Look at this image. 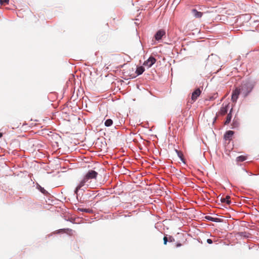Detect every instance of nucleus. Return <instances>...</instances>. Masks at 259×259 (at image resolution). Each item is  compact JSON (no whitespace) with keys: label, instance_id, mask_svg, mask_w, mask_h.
Here are the masks:
<instances>
[{"label":"nucleus","instance_id":"nucleus-1","mask_svg":"<svg viewBox=\"0 0 259 259\" xmlns=\"http://www.w3.org/2000/svg\"><path fill=\"white\" fill-rule=\"evenodd\" d=\"M255 84V82L252 80H247L243 81L241 85L233 91L232 101L236 102L239 95L243 98H246L252 92Z\"/></svg>","mask_w":259,"mask_h":259},{"label":"nucleus","instance_id":"nucleus-2","mask_svg":"<svg viewBox=\"0 0 259 259\" xmlns=\"http://www.w3.org/2000/svg\"><path fill=\"white\" fill-rule=\"evenodd\" d=\"M98 172L93 170H90L81 180L74 190V193L78 195V192L79 190L84 191L85 189L90 187H92L91 183L92 180L96 179Z\"/></svg>","mask_w":259,"mask_h":259},{"label":"nucleus","instance_id":"nucleus-3","mask_svg":"<svg viewBox=\"0 0 259 259\" xmlns=\"http://www.w3.org/2000/svg\"><path fill=\"white\" fill-rule=\"evenodd\" d=\"M165 31L163 29L158 30L154 35V38L157 41H159L163 36H165Z\"/></svg>","mask_w":259,"mask_h":259},{"label":"nucleus","instance_id":"nucleus-4","mask_svg":"<svg viewBox=\"0 0 259 259\" xmlns=\"http://www.w3.org/2000/svg\"><path fill=\"white\" fill-rule=\"evenodd\" d=\"M156 61V59L152 56H151L143 64L144 66L148 68L151 67Z\"/></svg>","mask_w":259,"mask_h":259},{"label":"nucleus","instance_id":"nucleus-5","mask_svg":"<svg viewBox=\"0 0 259 259\" xmlns=\"http://www.w3.org/2000/svg\"><path fill=\"white\" fill-rule=\"evenodd\" d=\"M201 91L199 88L196 89L192 94L191 99L193 101H196L197 98L200 95Z\"/></svg>","mask_w":259,"mask_h":259},{"label":"nucleus","instance_id":"nucleus-6","mask_svg":"<svg viewBox=\"0 0 259 259\" xmlns=\"http://www.w3.org/2000/svg\"><path fill=\"white\" fill-rule=\"evenodd\" d=\"M234 132L232 131H228L224 135V138L226 140L230 141L234 135Z\"/></svg>","mask_w":259,"mask_h":259},{"label":"nucleus","instance_id":"nucleus-7","mask_svg":"<svg viewBox=\"0 0 259 259\" xmlns=\"http://www.w3.org/2000/svg\"><path fill=\"white\" fill-rule=\"evenodd\" d=\"M229 108V104L226 105L225 106L223 105L221 107L220 113L221 115H224L227 113L228 109Z\"/></svg>","mask_w":259,"mask_h":259},{"label":"nucleus","instance_id":"nucleus-8","mask_svg":"<svg viewBox=\"0 0 259 259\" xmlns=\"http://www.w3.org/2000/svg\"><path fill=\"white\" fill-rule=\"evenodd\" d=\"M192 13L194 16L196 18H200L202 16V13L201 12H198L197 10L193 9L192 10Z\"/></svg>","mask_w":259,"mask_h":259},{"label":"nucleus","instance_id":"nucleus-9","mask_svg":"<svg viewBox=\"0 0 259 259\" xmlns=\"http://www.w3.org/2000/svg\"><path fill=\"white\" fill-rule=\"evenodd\" d=\"M221 201L222 203H226L228 205L231 203V201L230 200V197L229 196H226L225 198L222 197L221 198Z\"/></svg>","mask_w":259,"mask_h":259},{"label":"nucleus","instance_id":"nucleus-10","mask_svg":"<svg viewBox=\"0 0 259 259\" xmlns=\"http://www.w3.org/2000/svg\"><path fill=\"white\" fill-rule=\"evenodd\" d=\"M73 232V230L70 229H62L58 230L57 231L56 233H66L69 234H70L71 232Z\"/></svg>","mask_w":259,"mask_h":259},{"label":"nucleus","instance_id":"nucleus-11","mask_svg":"<svg viewBox=\"0 0 259 259\" xmlns=\"http://www.w3.org/2000/svg\"><path fill=\"white\" fill-rule=\"evenodd\" d=\"M145 71V68L143 66H139L137 67V69L136 71V73H137V75H140L142 74Z\"/></svg>","mask_w":259,"mask_h":259},{"label":"nucleus","instance_id":"nucleus-12","mask_svg":"<svg viewBox=\"0 0 259 259\" xmlns=\"http://www.w3.org/2000/svg\"><path fill=\"white\" fill-rule=\"evenodd\" d=\"M78 211H81V212H84L89 213H91L93 212V210L89 208H78L77 209Z\"/></svg>","mask_w":259,"mask_h":259},{"label":"nucleus","instance_id":"nucleus-13","mask_svg":"<svg viewBox=\"0 0 259 259\" xmlns=\"http://www.w3.org/2000/svg\"><path fill=\"white\" fill-rule=\"evenodd\" d=\"M246 160V157L243 155H241L236 158V161L238 162H242Z\"/></svg>","mask_w":259,"mask_h":259},{"label":"nucleus","instance_id":"nucleus-14","mask_svg":"<svg viewBox=\"0 0 259 259\" xmlns=\"http://www.w3.org/2000/svg\"><path fill=\"white\" fill-rule=\"evenodd\" d=\"M231 119H232V115H231V112L228 114L227 115V118H226V120L225 122V124H229L231 120Z\"/></svg>","mask_w":259,"mask_h":259},{"label":"nucleus","instance_id":"nucleus-15","mask_svg":"<svg viewBox=\"0 0 259 259\" xmlns=\"http://www.w3.org/2000/svg\"><path fill=\"white\" fill-rule=\"evenodd\" d=\"M104 124L106 126L109 127L113 124V121L111 119H108L106 120Z\"/></svg>","mask_w":259,"mask_h":259},{"label":"nucleus","instance_id":"nucleus-16","mask_svg":"<svg viewBox=\"0 0 259 259\" xmlns=\"http://www.w3.org/2000/svg\"><path fill=\"white\" fill-rule=\"evenodd\" d=\"M205 218L208 221H210L212 222H217V218H213L209 215L205 216Z\"/></svg>","mask_w":259,"mask_h":259},{"label":"nucleus","instance_id":"nucleus-17","mask_svg":"<svg viewBox=\"0 0 259 259\" xmlns=\"http://www.w3.org/2000/svg\"><path fill=\"white\" fill-rule=\"evenodd\" d=\"M37 189L44 194H46L48 193L47 191L40 185L37 186Z\"/></svg>","mask_w":259,"mask_h":259},{"label":"nucleus","instance_id":"nucleus-18","mask_svg":"<svg viewBox=\"0 0 259 259\" xmlns=\"http://www.w3.org/2000/svg\"><path fill=\"white\" fill-rule=\"evenodd\" d=\"M9 2V0H0V4L2 5H5L6 4H8Z\"/></svg>","mask_w":259,"mask_h":259},{"label":"nucleus","instance_id":"nucleus-19","mask_svg":"<svg viewBox=\"0 0 259 259\" xmlns=\"http://www.w3.org/2000/svg\"><path fill=\"white\" fill-rule=\"evenodd\" d=\"M176 152L178 154V156L183 160V154L178 150H176Z\"/></svg>","mask_w":259,"mask_h":259},{"label":"nucleus","instance_id":"nucleus-20","mask_svg":"<svg viewBox=\"0 0 259 259\" xmlns=\"http://www.w3.org/2000/svg\"><path fill=\"white\" fill-rule=\"evenodd\" d=\"M164 244L166 245L167 242V238L166 236L163 238Z\"/></svg>","mask_w":259,"mask_h":259},{"label":"nucleus","instance_id":"nucleus-21","mask_svg":"<svg viewBox=\"0 0 259 259\" xmlns=\"http://www.w3.org/2000/svg\"><path fill=\"white\" fill-rule=\"evenodd\" d=\"M206 241L208 244H212L213 242L211 239H207Z\"/></svg>","mask_w":259,"mask_h":259},{"label":"nucleus","instance_id":"nucleus-22","mask_svg":"<svg viewBox=\"0 0 259 259\" xmlns=\"http://www.w3.org/2000/svg\"><path fill=\"white\" fill-rule=\"evenodd\" d=\"M233 125H234V126H237L238 123H237V122H233Z\"/></svg>","mask_w":259,"mask_h":259},{"label":"nucleus","instance_id":"nucleus-23","mask_svg":"<svg viewBox=\"0 0 259 259\" xmlns=\"http://www.w3.org/2000/svg\"><path fill=\"white\" fill-rule=\"evenodd\" d=\"M182 245V244L180 243H177V247H180Z\"/></svg>","mask_w":259,"mask_h":259},{"label":"nucleus","instance_id":"nucleus-24","mask_svg":"<svg viewBox=\"0 0 259 259\" xmlns=\"http://www.w3.org/2000/svg\"><path fill=\"white\" fill-rule=\"evenodd\" d=\"M244 170L247 172L248 173L250 176L252 175V174L251 172H248L246 170L244 169Z\"/></svg>","mask_w":259,"mask_h":259},{"label":"nucleus","instance_id":"nucleus-25","mask_svg":"<svg viewBox=\"0 0 259 259\" xmlns=\"http://www.w3.org/2000/svg\"><path fill=\"white\" fill-rule=\"evenodd\" d=\"M172 239H174L171 237H170L169 240L170 241H172Z\"/></svg>","mask_w":259,"mask_h":259},{"label":"nucleus","instance_id":"nucleus-26","mask_svg":"<svg viewBox=\"0 0 259 259\" xmlns=\"http://www.w3.org/2000/svg\"><path fill=\"white\" fill-rule=\"evenodd\" d=\"M3 136V134L2 133H0V138H1Z\"/></svg>","mask_w":259,"mask_h":259}]
</instances>
